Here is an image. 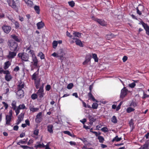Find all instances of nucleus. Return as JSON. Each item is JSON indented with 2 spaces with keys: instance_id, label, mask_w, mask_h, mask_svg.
Masks as SVG:
<instances>
[{
  "instance_id": "obj_1",
  "label": "nucleus",
  "mask_w": 149,
  "mask_h": 149,
  "mask_svg": "<svg viewBox=\"0 0 149 149\" xmlns=\"http://www.w3.org/2000/svg\"><path fill=\"white\" fill-rule=\"evenodd\" d=\"M9 6L14 9L16 12H18L20 8V2L18 0H7Z\"/></svg>"
},
{
  "instance_id": "obj_2",
  "label": "nucleus",
  "mask_w": 149,
  "mask_h": 149,
  "mask_svg": "<svg viewBox=\"0 0 149 149\" xmlns=\"http://www.w3.org/2000/svg\"><path fill=\"white\" fill-rule=\"evenodd\" d=\"M51 55L54 57L58 58V59L60 60L61 62L63 61L65 58V54L62 49H60L57 53L54 52Z\"/></svg>"
},
{
  "instance_id": "obj_3",
  "label": "nucleus",
  "mask_w": 149,
  "mask_h": 149,
  "mask_svg": "<svg viewBox=\"0 0 149 149\" xmlns=\"http://www.w3.org/2000/svg\"><path fill=\"white\" fill-rule=\"evenodd\" d=\"M38 69L37 71L33 74L31 77L32 79L34 80L35 86L37 89L39 88L40 81V78H39L38 77Z\"/></svg>"
},
{
  "instance_id": "obj_4",
  "label": "nucleus",
  "mask_w": 149,
  "mask_h": 149,
  "mask_svg": "<svg viewBox=\"0 0 149 149\" xmlns=\"http://www.w3.org/2000/svg\"><path fill=\"white\" fill-rule=\"evenodd\" d=\"M43 88L44 84H43L36 92L38 100H41L44 95L45 94L44 93Z\"/></svg>"
},
{
  "instance_id": "obj_5",
  "label": "nucleus",
  "mask_w": 149,
  "mask_h": 149,
  "mask_svg": "<svg viewBox=\"0 0 149 149\" xmlns=\"http://www.w3.org/2000/svg\"><path fill=\"white\" fill-rule=\"evenodd\" d=\"M10 49L13 51H17L18 47V44L15 42L11 40L9 42L8 44Z\"/></svg>"
},
{
  "instance_id": "obj_6",
  "label": "nucleus",
  "mask_w": 149,
  "mask_h": 149,
  "mask_svg": "<svg viewBox=\"0 0 149 149\" xmlns=\"http://www.w3.org/2000/svg\"><path fill=\"white\" fill-rule=\"evenodd\" d=\"M18 56L21 58L22 61H29V56L27 53H19Z\"/></svg>"
},
{
  "instance_id": "obj_7",
  "label": "nucleus",
  "mask_w": 149,
  "mask_h": 149,
  "mask_svg": "<svg viewBox=\"0 0 149 149\" xmlns=\"http://www.w3.org/2000/svg\"><path fill=\"white\" fill-rule=\"evenodd\" d=\"M93 84H91L90 85L89 88L90 91L88 93V96L89 98V100H91L94 102H97V100L95 98L93 95L92 94V91L93 88Z\"/></svg>"
},
{
  "instance_id": "obj_8",
  "label": "nucleus",
  "mask_w": 149,
  "mask_h": 149,
  "mask_svg": "<svg viewBox=\"0 0 149 149\" xmlns=\"http://www.w3.org/2000/svg\"><path fill=\"white\" fill-rule=\"evenodd\" d=\"M26 144V142L24 140L23 141L22 140H20L19 142H17V144L18 145L20 146V147L23 149H28L29 148L31 149V147H29L27 146L21 145V144Z\"/></svg>"
},
{
  "instance_id": "obj_9",
  "label": "nucleus",
  "mask_w": 149,
  "mask_h": 149,
  "mask_svg": "<svg viewBox=\"0 0 149 149\" xmlns=\"http://www.w3.org/2000/svg\"><path fill=\"white\" fill-rule=\"evenodd\" d=\"M128 89H126V87H124L121 90L120 95V98L123 99L124 97H125L128 93Z\"/></svg>"
},
{
  "instance_id": "obj_10",
  "label": "nucleus",
  "mask_w": 149,
  "mask_h": 149,
  "mask_svg": "<svg viewBox=\"0 0 149 149\" xmlns=\"http://www.w3.org/2000/svg\"><path fill=\"white\" fill-rule=\"evenodd\" d=\"M27 108L26 107L24 104H20L17 107L15 110V113L16 116H17L20 112V110L21 109H26Z\"/></svg>"
},
{
  "instance_id": "obj_11",
  "label": "nucleus",
  "mask_w": 149,
  "mask_h": 149,
  "mask_svg": "<svg viewBox=\"0 0 149 149\" xmlns=\"http://www.w3.org/2000/svg\"><path fill=\"white\" fill-rule=\"evenodd\" d=\"M2 29L3 31L7 34L8 33L11 29V28L10 26L6 25H4L2 27Z\"/></svg>"
},
{
  "instance_id": "obj_12",
  "label": "nucleus",
  "mask_w": 149,
  "mask_h": 149,
  "mask_svg": "<svg viewBox=\"0 0 149 149\" xmlns=\"http://www.w3.org/2000/svg\"><path fill=\"white\" fill-rule=\"evenodd\" d=\"M91 57L92 55L91 54H89L86 55L85 58V60L83 63V65H87L89 62H90Z\"/></svg>"
},
{
  "instance_id": "obj_13",
  "label": "nucleus",
  "mask_w": 149,
  "mask_h": 149,
  "mask_svg": "<svg viewBox=\"0 0 149 149\" xmlns=\"http://www.w3.org/2000/svg\"><path fill=\"white\" fill-rule=\"evenodd\" d=\"M26 52L29 55H31L32 57H33L35 55L34 51L31 49V46L26 48Z\"/></svg>"
},
{
  "instance_id": "obj_14",
  "label": "nucleus",
  "mask_w": 149,
  "mask_h": 149,
  "mask_svg": "<svg viewBox=\"0 0 149 149\" xmlns=\"http://www.w3.org/2000/svg\"><path fill=\"white\" fill-rule=\"evenodd\" d=\"M149 146V139L147 140L144 144L138 149H148Z\"/></svg>"
},
{
  "instance_id": "obj_15",
  "label": "nucleus",
  "mask_w": 149,
  "mask_h": 149,
  "mask_svg": "<svg viewBox=\"0 0 149 149\" xmlns=\"http://www.w3.org/2000/svg\"><path fill=\"white\" fill-rule=\"evenodd\" d=\"M141 24L144 29H145L146 34L148 35H149V27L148 24H145L143 22H141Z\"/></svg>"
},
{
  "instance_id": "obj_16",
  "label": "nucleus",
  "mask_w": 149,
  "mask_h": 149,
  "mask_svg": "<svg viewBox=\"0 0 149 149\" xmlns=\"http://www.w3.org/2000/svg\"><path fill=\"white\" fill-rule=\"evenodd\" d=\"M73 39L75 40V42L77 45L79 46L80 47H84V44L82 43V42L79 39L75 38H73Z\"/></svg>"
},
{
  "instance_id": "obj_17",
  "label": "nucleus",
  "mask_w": 149,
  "mask_h": 149,
  "mask_svg": "<svg viewBox=\"0 0 149 149\" xmlns=\"http://www.w3.org/2000/svg\"><path fill=\"white\" fill-rule=\"evenodd\" d=\"M16 54L17 51H9L7 57L9 58H13L16 56Z\"/></svg>"
},
{
  "instance_id": "obj_18",
  "label": "nucleus",
  "mask_w": 149,
  "mask_h": 149,
  "mask_svg": "<svg viewBox=\"0 0 149 149\" xmlns=\"http://www.w3.org/2000/svg\"><path fill=\"white\" fill-rule=\"evenodd\" d=\"M24 91L23 90H18L16 94L19 98H21L24 96Z\"/></svg>"
},
{
  "instance_id": "obj_19",
  "label": "nucleus",
  "mask_w": 149,
  "mask_h": 149,
  "mask_svg": "<svg viewBox=\"0 0 149 149\" xmlns=\"http://www.w3.org/2000/svg\"><path fill=\"white\" fill-rule=\"evenodd\" d=\"M88 117L89 120V124L91 125H92L93 122L96 120V118L94 116L90 115H89Z\"/></svg>"
},
{
  "instance_id": "obj_20",
  "label": "nucleus",
  "mask_w": 149,
  "mask_h": 149,
  "mask_svg": "<svg viewBox=\"0 0 149 149\" xmlns=\"http://www.w3.org/2000/svg\"><path fill=\"white\" fill-rule=\"evenodd\" d=\"M32 58L33 61V65L35 67H37V66L38 61L35 55L34 56H33V57H32Z\"/></svg>"
},
{
  "instance_id": "obj_21",
  "label": "nucleus",
  "mask_w": 149,
  "mask_h": 149,
  "mask_svg": "<svg viewBox=\"0 0 149 149\" xmlns=\"http://www.w3.org/2000/svg\"><path fill=\"white\" fill-rule=\"evenodd\" d=\"M11 119V116H8V115H6V124L7 125H10Z\"/></svg>"
},
{
  "instance_id": "obj_22",
  "label": "nucleus",
  "mask_w": 149,
  "mask_h": 149,
  "mask_svg": "<svg viewBox=\"0 0 149 149\" xmlns=\"http://www.w3.org/2000/svg\"><path fill=\"white\" fill-rule=\"evenodd\" d=\"M24 86V84L22 82L20 81L19 82L18 84L17 85V89L18 90H22V88H23Z\"/></svg>"
},
{
  "instance_id": "obj_23",
  "label": "nucleus",
  "mask_w": 149,
  "mask_h": 149,
  "mask_svg": "<svg viewBox=\"0 0 149 149\" xmlns=\"http://www.w3.org/2000/svg\"><path fill=\"white\" fill-rule=\"evenodd\" d=\"M26 4L29 7H31L33 6V3L32 1L30 0H24Z\"/></svg>"
},
{
  "instance_id": "obj_24",
  "label": "nucleus",
  "mask_w": 149,
  "mask_h": 149,
  "mask_svg": "<svg viewBox=\"0 0 149 149\" xmlns=\"http://www.w3.org/2000/svg\"><path fill=\"white\" fill-rule=\"evenodd\" d=\"M11 105L12 106L11 108L15 111L17 109V101L15 100L13 101L11 104Z\"/></svg>"
},
{
  "instance_id": "obj_25",
  "label": "nucleus",
  "mask_w": 149,
  "mask_h": 149,
  "mask_svg": "<svg viewBox=\"0 0 149 149\" xmlns=\"http://www.w3.org/2000/svg\"><path fill=\"white\" fill-rule=\"evenodd\" d=\"M44 25V23L42 22V21L39 22L37 24L38 29H39L43 28Z\"/></svg>"
},
{
  "instance_id": "obj_26",
  "label": "nucleus",
  "mask_w": 149,
  "mask_h": 149,
  "mask_svg": "<svg viewBox=\"0 0 149 149\" xmlns=\"http://www.w3.org/2000/svg\"><path fill=\"white\" fill-rule=\"evenodd\" d=\"M53 126L52 125H49L47 126V131L51 133H53Z\"/></svg>"
},
{
  "instance_id": "obj_27",
  "label": "nucleus",
  "mask_w": 149,
  "mask_h": 149,
  "mask_svg": "<svg viewBox=\"0 0 149 149\" xmlns=\"http://www.w3.org/2000/svg\"><path fill=\"white\" fill-rule=\"evenodd\" d=\"M73 34L75 37H81L83 35V34L81 33L76 32H74L73 33Z\"/></svg>"
},
{
  "instance_id": "obj_28",
  "label": "nucleus",
  "mask_w": 149,
  "mask_h": 149,
  "mask_svg": "<svg viewBox=\"0 0 149 149\" xmlns=\"http://www.w3.org/2000/svg\"><path fill=\"white\" fill-rule=\"evenodd\" d=\"M11 65V63L9 61H8L4 63V70H6Z\"/></svg>"
},
{
  "instance_id": "obj_29",
  "label": "nucleus",
  "mask_w": 149,
  "mask_h": 149,
  "mask_svg": "<svg viewBox=\"0 0 149 149\" xmlns=\"http://www.w3.org/2000/svg\"><path fill=\"white\" fill-rule=\"evenodd\" d=\"M92 18L93 19V20L97 22L98 23H99L101 25H102V22L101 19L95 18L93 16H92Z\"/></svg>"
},
{
  "instance_id": "obj_30",
  "label": "nucleus",
  "mask_w": 149,
  "mask_h": 149,
  "mask_svg": "<svg viewBox=\"0 0 149 149\" xmlns=\"http://www.w3.org/2000/svg\"><path fill=\"white\" fill-rule=\"evenodd\" d=\"M12 78V77L10 75V74L7 75H6L5 76V80L8 81H10Z\"/></svg>"
},
{
  "instance_id": "obj_31",
  "label": "nucleus",
  "mask_w": 149,
  "mask_h": 149,
  "mask_svg": "<svg viewBox=\"0 0 149 149\" xmlns=\"http://www.w3.org/2000/svg\"><path fill=\"white\" fill-rule=\"evenodd\" d=\"M45 146L43 143L42 144H39L38 145H35L34 146V147L36 149L38 148H45Z\"/></svg>"
},
{
  "instance_id": "obj_32",
  "label": "nucleus",
  "mask_w": 149,
  "mask_h": 149,
  "mask_svg": "<svg viewBox=\"0 0 149 149\" xmlns=\"http://www.w3.org/2000/svg\"><path fill=\"white\" fill-rule=\"evenodd\" d=\"M39 108H34L33 107H29V109L31 111H32L33 112H36L39 110Z\"/></svg>"
},
{
  "instance_id": "obj_33",
  "label": "nucleus",
  "mask_w": 149,
  "mask_h": 149,
  "mask_svg": "<svg viewBox=\"0 0 149 149\" xmlns=\"http://www.w3.org/2000/svg\"><path fill=\"white\" fill-rule=\"evenodd\" d=\"M92 58L94 59L95 62H98V58L97 55L96 54H92Z\"/></svg>"
},
{
  "instance_id": "obj_34",
  "label": "nucleus",
  "mask_w": 149,
  "mask_h": 149,
  "mask_svg": "<svg viewBox=\"0 0 149 149\" xmlns=\"http://www.w3.org/2000/svg\"><path fill=\"white\" fill-rule=\"evenodd\" d=\"M122 138H119L118 137V136H116V137L114 138H113L112 140V141L114 142V141H116L117 142H118V141H120V140H122Z\"/></svg>"
},
{
  "instance_id": "obj_35",
  "label": "nucleus",
  "mask_w": 149,
  "mask_h": 149,
  "mask_svg": "<svg viewBox=\"0 0 149 149\" xmlns=\"http://www.w3.org/2000/svg\"><path fill=\"white\" fill-rule=\"evenodd\" d=\"M38 56H40V58L41 59H44L45 58V55L42 52H40L38 53Z\"/></svg>"
},
{
  "instance_id": "obj_36",
  "label": "nucleus",
  "mask_w": 149,
  "mask_h": 149,
  "mask_svg": "<svg viewBox=\"0 0 149 149\" xmlns=\"http://www.w3.org/2000/svg\"><path fill=\"white\" fill-rule=\"evenodd\" d=\"M34 9L36 11V13L38 14L40 13V7L38 6H35L34 7Z\"/></svg>"
},
{
  "instance_id": "obj_37",
  "label": "nucleus",
  "mask_w": 149,
  "mask_h": 149,
  "mask_svg": "<svg viewBox=\"0 0 149 149\" xmlns=\"http://www.w3.org/2000/svg\"><path fill=\"white\" fill-rule=\"evenodd\" d=\"M111 121L113 123H117V119L116 116H113L111 119Z\"/></svg>"
},
{
  "instance_id": "obj_38",
  "label": "nucleus",
  "mask_w": 149,
  "mask_h": 149,
  "mask_svg": "<svg viewBox=\"0 0 149 149\" xmlns=\"http://www.w3.org/2000/svg\"><path fill=\"white\" fill-rule=\"evenodd\" d=\"M24 114L22 113H21L18 117V119L22 121L24 118Z\"/></svg>"
},
{
  "instance_id": "obj_39",
  "label": "nucleus",
  "mask_w": 149,
  "mask_h": 149,
  "mask_svg": "<svg viewBox=\"0 0 149 149\" xmlns=\"http://www.w3.org/2000/svg\"><path fill=\"white\" fill-rule=\"evenodd\" d=\"M134 110L135 109L132 107H128L126 109V111L127 113H130L131 111H134Z\"/></svg>"
},
{
  "instance_id": "obj_40",
  "label": "nucleus",
  "mask_w": 149,
  "mask_h": 149,
  "mask_svg": "<svg viewBox=\"0 0 149 149\" xmlns=\"http://www.w3.org/2000/svg\"><path fill=\"white\" fill-rule=\"evenodd\" d=\"M58 43L56 41L54 40L52 42V47L53 48L56 49Z\"/></svg>"
},
{
  "instance_id": "obj_41",
  "label": "nucleus",
  "mask_w": 149,
  "mask_h": 149,
  "mask_svg": "<svg viewBox=\"0 0 149 149\" xmlns=\"http://www.w3.org/2000/svg\"><path fill=\"white\" fill-rule=\"evenodd\" d=\"M37 98H38V97L37 93H33L31 95V98L33 100H35Z\"/></svg>"
},
{
  "instance_id": "obj_42",
  "label": "nucleus",
  "mask_w": 149,
  "mask_h": 149,
  "mask_svg": "<svg viewBox=\"0 0 149 149\" xmlns=\"http://www.w3.org/2000/svg\"><path fill=\"white\" fill-rule=\"evenodd\" d=\"M98 106V104L96 103H93L92 105V108L94 109L97 108Z\"/></svg>"
},
{
  "instance_id": "obj_43",
  "label": "nucleus",
  "mask_w": 149,
  "mask_h": 149,
  "mask_svg": "<svg viewBox=\"0 0 149 149\" xmlns=\"http://www.w3.org/2000/svg\"><path fill=\"white\" fill-rule=\"evenodd\" d=\"M74 86L72 83L69 84L67 86V88L69 89H71Z\"/></svg>"
},
{
  "instance_id": "obj_44",
  "label": "nucleus",
  "mask_w": 149,
  "mask_h": 149,
  "mask_svg": "<svg viewBox=\"0 0 149 149\" xmlns=\"http://www.w3.org/2000/svg\"><path fill=\"white\" fill-rule=\"evenodd\" d=\"M69 5L71 7H73L75 5V3L73 1H71L68 2Z\"/></svg>"
},
{
  "instance_id": "obj_45",
  "label": "nucleus",
  "mask_w": 149,
  "mask_h": 149,
  "mask_svg": "<svg viewBox=\"0 0 149 149\" xmlns=\"http://www.w3.org/2000/svg\"><path fill=\"white\" fill-rule=\"evenodd\" d=\"M135 82H137V81H134V82H133V83H132L129 84V87H130L131 88H134V87L136 85V84H135Z\"/></svg>"
},
{
  "instance_id": "obj_46",
  "label": "nucleus",
  "mask_w": 149,
  "mask_h": 149,
  "mask_svg": "<svg viewBox=\"0 0 149 149\" xmlns=\"http://www.w3.org/2000/svg\"><path fill=\"white\" fill-rule=\"evenodd\" d=\"M15 27L17 29H20V28L19 26V24L18 22H15Z\"/></svg>"
},
{
  "instance_id": "obj_47",
  "label": "nucleus",
  "mask_w": 149,
  "mask_h": 149,
  "mask_svg": "<svg viewBox=\"0 0 149 149\" xmlns=\"http://www.w3.org/2000/svg\"><path fill=\"white\" fill-rule=\"evenodd\" d=\"M39 133V130L38 129H36L34 130L33 131V134L36 136H38Z\"/></svg>"
},
{
  "instance_id": "obj_48",
  "label": "nucleus",
  "mask_w": 149,
  "mask_h": 149,
  "mask_svg": "<svg viewBox=\"0 0 149 149\" xmlns=\"http://www.w3.org/2000/svg\"><path fill=\"white\" fill-rule=\"evenodd\" d=\"M63 132L64 134H67L70 136H72V134H71L70 132L69 131H64Z\"/></svg>"
},
{
  "instance_id": "obj_49",
  "label": "nucleus",
  "mask_w": 149,
  "mask_h": 149,
  "mask_svg": "<svg viewBox=\"0 0 149 149\" xmlns=\"http://www.w3.org/2000/svg\"><path fill=\"white\" fill-rule=\"evenodd\" d=\"M128 57L127 56H124L122 58V60L123 62H125L127 60Z\"/></svg>"
},
{
  "instance_id": "obj_50",
  "label": "nucleus",
  "mask_w": 149,
  "mask_h": 149,
  "mask_svg": "<svg viewBox=\"0 0 149 149\" xmlns=\"http://www.w3.org/2000/svg\"><path fill=\"white\" fill-rule=\"evenodd\" d=\"M42 118H36V121L38 123H40L42 121Z\"/></svg>"
},
{
  "instance_id": "obj_51",
  "label": "nucleus",
  "mask_w": 149,
  "mask_h": 149,
  "mask_svg": "<svg viewBox=\"0 0 149 149\" xmlns=\"http://www.w3.org/2000/svg\"><path fill=\"white\" fill-rule=\"evenodd\" d=\"M42 115V113L41 112L39 113L36 115V118H42L41 116Z\"/></svg>"
},
{
  "instance_id": "obj_52",
  "label": "nucleus",
  "mask_w": 149,
  "mask_h": 149,
  "mask_svg": "<svg viewBox=\"0 0 149 149\" xmlns=\"http://www.w3.org/2000/svg\"><path fill=\"white\" fill-rule=\"evenodd\" d=\"M137 104L136 102H132L130 104L131 106H133L134 107L137 106Z\"/></svg>"
},
{
  "instance_id": "obj_53",
  "label": "nucleus",
  "mask_w": 149,
  "mask_h": 149,
  "mask_svg": "<svg viewBox=\"0 0 149 149\" xmlns=\"http://www.w3.org/2000/svg\"><path fill=\"white\" fill-rule=\"evenodd\" d=\"M79 99L82 102L83 106L84 107L86 108L87 107V105L86 104V103L85 102H84L82 100H81L80 98H79Z\"/></svg>"
},
{
  "instance_id": "obj_54",
  "label": "nucleus",
  "mask_w": 149,
  "mask_h": 149,
  "mask_svg": "<svg viewBox=\"0 0 149 149\" xmlns=\"http://www.w3.org/2000/svg\"><path fill=\"white\" fill-rule=\"evenodd\" d=\"M2 103L4 105V107H5V109H7L8 107V104L4 102H3Z\"/></svg>"
},
{
  "instance_id": "obj_55",
  "label": "nucleus",
  "mask_w": 149,
  "mask_h": 149,
  "mask_svg": "<svg viewBox=\"0 0 149 149\" xmlns=\"http://www.w3.org/2000/svg\"><path fill=\"white\" fill-rule=\"evenodd\" d=\"M3 73L4 74H6V75H8L9 74H10V72L8 70H3Z\"/></svg>"
},
{
  "instance_id": "obj_56",
  "label": "nucleus",
  "mask_w": 149,
  "mask_h": 149,
  "mask_svg": "<svg viewBox=\"0 0 149 149\" xmlns=\"http://www.w3.org/2000/svg\"><path fill=\"white\" fill-rule=\"evenodd\" d=\"M51 88V86L49 85H47L46 87V90L47 91H49Z\"/></svg>"
},
{
  "instance_id": "obj_57",
  "label": "nucleus",
  "mask_w": 149,
  "mask_h": 149,
  "mask_svg": "<svg viewBox=\"0 0 149 149\" xmlns=\"http://www.w3.org/2000/svg\"><path fill=\"white\" fill-rule=\"evenodd\" d=\"M25 124H26V125L28 126H30V121L28 119H26L25 121Z\"/></svg>"
},
{
  "instance_id": "obj_58",
  "label": "nucleus",
  "mask_w": 149,
  "mask_h": 149,
  "mask_svg": "<svg viewBox=\"0 0 149 149\" xmlns=\"http://www.w3.org/2000/svg\"><path fill=\"white\" fill-rule=\"evenodd\" d=\"M136 9L137 10V13L139 15H141L142 14V12L141 11H140V10H139L138 8H136Z\"/></svg>"
},
{
  "instance_id": "obj_59",
  "label": "nucleus",
  "mask_w": 149,
  "mask_h": 149,
  "mask_svg": "<svg viewBox=\"0 0 149 149\" xmlns=\"http://www.w3.org/2000/svg\"><path fill=\"white\" fill-rule=\"evenodd\" d=\"M98 139L99 140V141L100 142H102V136H99L98 137Z\"/></svg>"
},
{
  "instance_id": "obj_60",
  "label": "nucleus",
  "mask_w": 149,
  "mask_h": 149,
  "mask_svg": "<svg viewBox=\"0 0 149 149\" xmlns=\"http://www.w3.org/2000/svg\"><path fill=\"white\" fill-rule=\"evenodd\" d=\"M108 131H109V130L108 128L106 127H103V132H108Z\"/></svg>"
},
{
  "instance_id": "obj_61",
  "label": "nucleus",
  "mask_w": 149,
  "mask_h": 149,
  "mask_svg": "<svg viewBox=\"0 0 149 149\" xmlns=\"http://www.w3.org/2000/svg\"><path fill=\"white\" fill-rule=\"evenodd\" d=\"M33 142V140L30 139L29 140V141L27 143V145H30Z\"/></svg>"
},
{
  "instance_id": "obj_62",
  "label": "nucleus",
  "mask_w": 149,
  "mask_h": 149,
  "mask_svg": "<svg viewBox=\"0 0 149 149\" xmlns=\"http://www.w3.org/2000/svg\"><path fill=\"white\" fill-rule=\"evenodd\" d=\"M19 128V127L17 125H15L14 126L13 129L14 130L17 131Z\"/></svg>"
},
{
  "instance_id": "obj_63",
  "label": "nucleus",
  "mask_w": 149,
  "mask_h": 149,
  "mask_svg": "<svg viewBox=\"0 0 149 149\" xmlns=\"http://www.w3.org/2000/svg\"><path fill=\"white\" fill-rule=\"evenodd\" d=\"M101 126H100V125H98L96 126V129L102 131V128H101Z\"/></svg>"
},
{
  "instance_id": "obj_64",
  "label": "nucleus",
  "mask_w": 149,
  "mask_h": 149,
  "mask_svg": "<svg viewBox=\"0 0 149 149\" xmlns=\"http://www.w3.org/2000/svg\"><path fill=\"white\" fill-rule=\"evenodd\" d=\"M69 143L71 146H75L76 143L75 142L71 141L69 142Z\"/></svg>"
}]
</instances>
